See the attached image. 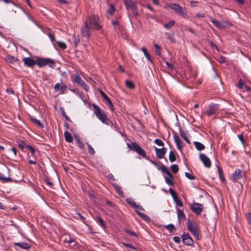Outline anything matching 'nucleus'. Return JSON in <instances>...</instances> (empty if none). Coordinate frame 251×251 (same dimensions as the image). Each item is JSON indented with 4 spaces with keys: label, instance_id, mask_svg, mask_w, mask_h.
Instances as JSON below:
<instances>
[{
    "label": "nucleus",
    "instance_id": "obj_1",
    "mask_svg": "<svg viewBox=\"0 0 251 251\" xmlns=\"http://www.w3.org/2000/svg\"><path fill=\"white\" fill-rule=\"evenodd\" d=\"M126 145L129 148V150L135 151L139 155H141L142 157L145 158L146 159L149 160V161L156 167H157L158 170H160V168L161 166H159L158 164L154 161L151 160L149 159L148 156H146V151L136 142H131L130 143H127Z\"/></svg>",
    "mask_w": 251,
    "mask_h": 251
},
{
    "label": "nucleus",
    "instance_id": "obj_2",
    "mask_svg": "<svg viewBox=\"0 0 251 251\" xmlns=\"http://www.w3.org/2000/svg\"><path fill=\"white\" fill-rule=\"evenodd\" d=\"M84 23H87V25L92 29L98 30L101 28V26L99 24V17L96 15L88 16L86 18Z\"/></svg>",
    "mask_w": 251,
    "mask_h": 251
},
{
    "label": "nucleus",
    "instance_id": "obj_3",
    "mask_svg": "<svg viewBox=\"0 0 251 251\" xmlns=\"http://www.w3.org/2000/svg\"><path fill=\"white\" fill-rule=\"evenodd\" d=\"M92 106L94 109V112L97 118L102 123L108 125V119L103 111H101L100 108L96 104H93Z\"/></svg>",
    "mask_w": 251,
    "mask_h": 251
},
{
    "label": "nucleus",
    "instance_id": "obj_4",
    "mask_svg": "<svg viewBox=\"0 0 251 251\" xmlns=\"http://www.w3.org/2000/svg\"><path fill=\"white\" fill-rule=\"evenodd\" d=\"M188 229L197 240H200L201 238L199 236L200 229L198 226L194 222L188 220L187 222Z\"/></svg>",
    "mask_w": 251,
    "mask_h": 251
},
{
    "label": "nucleus",
    "instance_id": "obj_5",
    "mask_svg": "<svg viewBox=\"0 0 251 251\" xmlns=\"http://www.w3.org/2000/svg\"><path fill=\"white\" fill-rule=\"evenodd\" d=\"M36 65L40 68L48 65L51 68H54L56 66V63L53 59L50 58L39 57L36 60Z\"/></svg>",
    "mask_w": 251,
    "mask_h": 251
},
{
    "label": "nucleus",
    "instance_id": "obj_6",
    "mask_svg": "<svg viewBox=\"0 0 251 251\" xmlns=\"http://www.w3.org/2000/svg\"><path fill=\"white\" fill-rule=\"evenodd\" d=\"M71 80L73 82L80 85L82 88L86 91L89 89L88 85L82 80L80 76L77 74H74L71 76Z\"/></svg>",
    "mask_w": 251,
    "mask_h": 251
},
{
    "label": "nucleus",
    "instance_id": "obj_7",
    "mask_svg": "<svg viewBox=\"0 0 251 251\" xmlns=\"http://www.w3.org/2000/svg\"><path fill=\"white\" fill-rule=\"evenodd\" d=\"M160 170L168 176L165 177V181L166 183L170 186H173L174 185V182L173 181L174 176L166 167V166L162 165L161 167L160 168Z\"/></svg>",
    "mask_w": 251,
    "mask_h": 251
},
{
    "label": "nucleus",
    "instance_id": "obj_8",
    "mask_svg": "<svg viewBox=\"0 0 251 251\" xmlns=\"http://www.w3.org/2000/svg\"><path fill=\"white\" fill-rule=\"evenodd\" d=\"M9 169L6 166L0 168V179L5 182L12 181V178L9 176Z\"/></svg>",
    "mask_w": 251,
    "mask_h": 251
},
{
    "label": "nucleus",
    "instance_id": "obj_9",
    "mask_svg": "<svg viewBox=\"0 0 251 251\" xmlns=\"http://www.w3.org/2000/svg\"><path fill=\"white\" fill-rule=\"evenodd\" d=\"M219 104L211 103L209 105L208 109L205 111V114L208 116L213 115H217L219 113Z\"/></svg>",
    "mask_w": 251,
    "mask_h": 251
},
{
    "label": "nucleus",
    "instance_id": "obj_10",
    "mask_svg": "<svg viewBox=\"0 0 251 251\" xmlns=\"http://www.w3.org/2000/svg\"><path fill=\"white\" fill-rule=\"evenodd\" d=\"M126 9H131L134 15L136 17L138 15L136 2L132 0H128L124 2Z\"/></svg>",
    "mask_w": 251,
    "mask_h": 251
},
{
    "label": "nucleus",
    "instance_id": "obj_11",
    "mask_svg": "<svg viewBox=\"0 0 251 251\" xmlns=\"http://www.w3.org/2000/svg\"><path fill=\"white\" fill-rule=\"evenodd\" d=\"M203 208L202 204L197 202H194L190 205V209L197 215L201 214Z\"/></svg>",
    "mask_w": 251,
    "mask_h": 251
},
{
    "label": "nucleus",
    "instance_id": "obj_12",
    "mask_svg": "<svg viewBox=\"0 0 251 251\" xmlns=\"http://www.w3.org/2000/svg\"><path fill=\"white\" fill-rule=\"evenodd\" d=\"M183 243L189 246L193 245V240L188 233H183L181 236Z\"/></svg>",
    "mask_w": 251,
    "mask_h": 251
},
{
    "label": "nucleus",
    "instance_id": "obj_13",
    "mask_svg": "<svg viewBox=\"0 0 251 251\" xmlns=\"http://www.w3.org/2000/svg\"><path fill=\"white\" fill-rule=\"evenodd\" d=\"M169 6L182 16L185 17L186 16V13L183 10L182 7L179 4L177 3H171Z\"/></svg>",
    "mask_w": 251,
    "mask_h": 251
},
{
    "label": "nucleus",
    "instance_id": "obj_14",
    "mask_svg": "<svg viewBox=\"0 0 251 251\" xmlns=\"http://www.w3.org/2000/svg\"><path fill=\"white\" fill-rule=\"evenodd\" d=\"M245 174V172H243L240 169L236 170L232 175L231 178L234 182H236L242 178Z\"/></svg>",
    "mask_w": 251,
    "mask_h": 251
},
{
    "label": "nucleus",
    "instance_id": "obj_15",
    "mask_svg": "<svg viewBox=\"0 0 251 251\" xmlns=\"http://www.w3.org/2000/svg\"><path fill=\"white\" fill-rule=\"evenodd\" d=\"M169 192L171 195L172 196L173 200H174L176 205L180 207H182L183 203L182 201L178 199L176 192L175 190H174L172 188H169Z\"/></svg>",
    "mask_w": 251,
    "mask_h": 251
},
{
    "label": "nucleus",
    "instance_id": "obj_16",
    "mask_svg": "<svg viewBox=\"0 0 251 251\" xmlns=\"http://www.w3.org/2000/svg\"><path fill=\"white\" fill-rule=\"evenodd\" d=\"M199 157L205 167L209 168L211 167V162L210 159L205 154L200 153Z\"/></svg>",
    "mask_w": 251,
    "mask_h": 251
},
{
    "label": "nucleus",
    "instance_id": "obj_17",
    "mask_svg": "<svg viewBox=\"0 0 251 251\" xmlns=\"http://www.w3.org/2000/svg\"><path fill=\"white\" fill-rule=\"evenodd\" d=\"M156 156L158 159L163 158L167 152V149L166 148H162L161 149H158L154 147Z\"/></svg>",
    "mask_w": 251,
    "mask_h": 251
},
{
    "label": "nucleus",
    "instance_id": "obj_18",
    "mask_svg": "<svg viewBox=\"0 0 251 251\" xmlns=\"http://www.w3.org/2000/svg\"><path fill=\"white\" fill-rule=\"evenodd\" d=\"M90 27L87 25V23H84V26L81 28V31L82 35L87 39H88L90 36Z\"/></svg>",
    "mask_w": 251,
    "mask_h": 251
},
{
    "label": "nucleus",
    "instance_id": "obj_19",
    "mask_svg": "<svg viewBox=\"0 0 251 251\" xmlns=\"http://www.w3.org/2000/svg\"><path fill=\"white\" fill-rule=\"evenodd\" d=\"M22 61L25 66L28 67H32L36 65V61L30 57H24L23 58Z\"/></svg>",
    "mask_w": 251,
    "mask_h": 251
},
{
    "label": "nucleus",
    "instance_id": "obj_20",
    "mask_svg": "<svg viewBox=\"0 0 251 251\" xmlns=\"http://www.w3.org/2000/svg\"><path fill=\"white\" fill-rule=\"evenodd\" d=\"M67 86L65 84L60 85L59 83H56L54 87V91L58 92L60 91L59 94H64L66 90Z\"/></svg>",
    "mask_w": 251,
    "mask_h": 251
},
{
    "label": "nucleus",
    "instance_id": "obj_21",
    "mask_svg": "<svg viewBox=\"0 0 251 251\" xmlns=\"http://www.w3.org/2000/svg\"><path fill=\"white\" fill-rule=\"evenodd\" d=\"M99 92L101 94V96L103 97V98L104 99V100L106 101L107 105L110 107V108L112 109L113 107V104L110 100V99L108 98V97L100 89H99Z\"/></svg>",
    "mask_w": 251,
    "mask_h": 251
},
{
    "label": "nucleus",
    "instance_id": "obj_22",
    "mask_svg": "<svg viewBox=\"0 0 251 251\" xmlns=\"http://www.w3.org/2000/svg\"><path fill=\"white\" fill-rule=\"evenodd\" d=\"M176 212L178 223L180 224L181 220H185L186 216L183 211L177 208H176Z\"/></svg>",
    "mask_w": 251,
    "mask_h": 251
},
{
    "label": "nucleus",
    "instance_id": "obj_23",
    "mask_svg": "<svg viewBox=\"0 0 251 251\" xmlns=\"http://www.w3.org/2000/svg\"><path fill=\"white\" fill-rule=\"evenodd\" d=\"M173 137H174V141H175L177 148L178 149L180 150L181 148L182 147V146L181 145L182 142H181L180 139L179 138V136L176 134H174Z\"/></svg>",
    "mask_w": 251,
    "mask_h": 251
},
{
    "label": "nucleus",
    "instance_id": "obj_24",
    "mask_svg": "<svg viewBox=\"0 0 251 251\" xmlns=\"http://www.w3.org/2000/svg\"><path fill=\"white\" fill-rule=\"evenodd\" d=\"M14 245L25 250L28 249L30 247V245L25 242L14 243Z\"/></svg>",
    "mask_w": 251,
    "mask_h": 251
},
{
    "label": "nucleus",
    "instance_id": "obj_25",
    "mask_svg": "<svg viewBox=\"0 0 251 251\" xmlns=\"http://www.w3.org/2000/svg\"><path fill=\"white\" fill-rule=\"evenodd\" d=\"M97 222L99 224V225L102 227L103 229H105L107 228L105 221L100 216H97Z\"/></svg>",
    "mask_w": 251,
    "mask_h": 251
},
{
    "label": "nucleus",
    "instance_id": "obj_26",
    "mask_svg": "<svg viewBox=\"0 0 251 251\" xmlns=\"http://www.w3.org/2000/svg\"><path fill=\"white\" fill-rule=\"evenodd\" d=\"M64 136L65 140L69 143H71L73 141V138L71 133L67 131L64 132Z\"/></svg>",
    "mask_w": 251,
    "mask_h": 251
},
{
    "label": "nucleus",
    "instance_id": "obj_27",
    "mask_svg": "<svg viewBox=\"0 0 251 251\" xmlns=\"http://www.w3.org/2000/svg\"><path fill=\"white\" fill-rule=\"evenodd\" d=\"M194 144L198 151H202L204 150L205 146L202 143L199 142L195 141L194 142Z\"/></svg>",
    "mask_w": 251,
    "mask_h": 251
},
{
    "label": "nucleus",
    "instance_id": "obj_28",
    "mask_svg": "<svg viewBox=\"0 0 251 251\" xmlns=\"http://www.w3.org/2000/svg\"><path fill=\"white\" fill-rule=\"evenodd\" d=\"M164 227L169 231H170V232L173 233L176 230V228L175 226L172 224H170L169 225L164 226Z\"/></svg>",
    "mask_w": 251,
    "mask_h": 251
},
{
    "label": "nucleus",
    "instance_id": "obj_29",
    "mask_svg": "<svg viewBox=\"0 0 251 251\" xmlns=\"http://www.w3.org/2000/svg\"><path fill=\"white\" fill-rule=\"evenodd\" d=\"M115 11V8L113 4H111L109 7L106 11V13L108 16H112Z\"/></svg>",
    "mask_w": 251,
    "mask_h": 251
},
{
    "label": "nucleus",
    "instance_id": "obj_30",
    "mask_svg": "<svg viewBox=\"0 0 251 251\" xmlns=\"http://www.w3.org/2000/svg\"><path fill=\"white\" fill-rule=\"evenodd\" d=\"M5 59L7 62L11 63L15 62L17 60V58L15 57L10 55H7L5 57Z\"/></svg>",
    "mask_w": 251,
    "mask_h": 251
},
{
    "label": "nucleus",
    "instance_id": "obj_31",
    "mask_svg": "<svg viewBox=\"0 0 251 251\" xmlns=\"http://www.w3.org/2000/svg\"><path fill=\"white\" fill-rule=\"evenodd\" d=\"M142 50L143 51L145 56L146 57L148 60L151 63H152V61L151 58V56L145 47H143L142 48Z\"/></svg>",
    "mask_w": 251,
    "mask_h": 251
},
{
    "label": "nucleus",
    "instance_id": "obj_32",
    "mask_svg": "<svg viewBox=\"0 0 251 251\" xmlns=\"http://www.w3.org/2000/svg\"><path fill=\"white\" fill-rule=\"evenodd\" d=\"M169 159L171 162H174L176 160V153L174 151H170Z\"/></svg>",
    "mask_w": 251,
    "mask_h": 251
},
{
    "label": "nucleus",
    "instance_id": "obj_33",
    "mask_svg": "<svg viewBox=\"0 0 251 251\" xmlns=\"http://www.w3.org/2000/svg\"><path fill=\"white\" fill-rule=\"evenodd\" d=\"M180 132V136L188 144H190V140L188 138L187 136H186L185 133L182 130L180 129L179 130Z\"/></svg>",
    "mask_w": 251,
    "mask_h": 251
},
{
    "label": "nucleus",
    "instance_id": "obj_34",
    "mask_svg": "<svg viewBox=\"0 0 251 251\" xmlns=\"http://www.w3.org/2000/svg\"><path fill=\"white\" fill-rule=\"evenodd\" d=\"M136 212L138 214L139 216H140L141 217H142L144 220L146 221H149L150 220V217L146 215L145 214L140 212L138 210H136Z\"/></svg>",
    "mask_w": 251,
    "mask_h": 251
},
{
    "label": "nucleus",
    "instance_id": "obj_35",
    "mask_svg": "<svg viewBox=\"0 0 251 251\" xmlns=\"http://www.w3.org/2000/svg\"><path fill=\"white\" fill-rule=\"evenodd\" d=\"M60 110L62 116L65 118V119L68 121L71 122V119L66 114V113L65 112V110L63 107H60Z\"/></svg>",
    "mask_w": 251,
    "mask_h": 251
},
{
    "label": "nucleus",
    "instance_id": "obj_36",
    "mask_svg": "<svg viewBox=\"0 0 251 251\" xmlns=\"http://www.w3.org/2000/svg\"><path fill=\"white\" fill-rule=\"evenodd\" d=\"M26 148L30 151L31 153V156L35 157L36 150L30 145H26Z\"/></svg>",
    "mask_w": 251,
    "mask_h": 251
},
{
    "label": "nucleus",
    "instance_id": "obj_37",
    "mask_svg": "<svg viewBox=\"0 0 251 251\" xmlns=\"http://www.w3.org/2000/svg\"><path fill=\"white\" fill-rule=\"evenodd\" d=\"M126 201L127 202V203H128L132 207H135V206H136V203L131 198H127L126 200Z\"/></svg>",
    "mask_w": 251,
    "mask_h": 251
},
{
    "label": "nucleus",
    "instance_id": "obj_38",
    "mask_svg": "<svg viewBox=\"0 0 251 251\" xmlns=\"http://www.w3.org/2000/svg\"><path fill=\"white\" fill-rule=\"evenodd\" d=\"M18 146L20 148L21 150L24 151V149L26 148V145H27L24 141H18Z\"/></svg>",
    "mask_w": 251,
    "mask_h": 251
},
{
    "label": "nucleus",
    "instance_id": "obj_39",
    "mask_svg": "<svg viewBox=\"0 0 251 251\" xmlns=\"http://www.w3.org/2000/svg\"><path fill=\"white\" fill-rule=\"evenodd\" d=\"M175 25V21L174 20L171 21L168 23H166L163 25V26L167 28L170 29L172 27Z\"/></svg>",
    "mask_w": 251,
    "mask_h": 251
},
{
    "label": "nucleus",
    "instance_id": "obj_40",
    "mask_svg": "<svg viewBox=\"0 0 251 251\" xmlns=\"http://www.w3.org/2000/svg\"><path fill=\"white\" fill-rule=\"evenodd\" d=\"M30 120L32 123H35V124H36L37 125H38V126L41 127V128L43 127V126L42 124L41 123V122L40 121V120H37L33 117L31 118Z\"/></svg>",
    "mask_w": 251,
    "mask_h": 251
},
{
    "label": "nucleus",
    "instance_id": "obj_41",
    "mask_svg": "<svg viewBox=\"0 0 251 251\" xmlns=\"http://www.w3.org/2000/svg\"><path fill=\"white\" fill-rule=\"evenodd\" d=\"M218 173H219V177H220V179L221 181H224L225 180V179L224 178V175H223V174L222 169L221 167H218Z\"/></svg>",
    "mask_w": 251,
    "mask_h": 251
},
{
    "label": "nucleus",
    "instance_id": "obj_42",
    "mask_svg": "<svg viewBox=\"0 0 251 251\" xmlns=\"http://www.w3.org/2000/svg\"><path fill=\"white\" fill-rule=\"evenodd\" d=\"M126 85L127 87H128L129 89H133L134 88V84L133 83L128 80H126L125 81Z\"/></svg>",
    "mask_w": 251,
    "mask_h": 251
},
{
    "label": "nucleus",
    "instance_id": "obj_43",
    "mask_svg": "<svg viewBox=\"0 0 251 251\" xmlns=\"http://www.w3.org/2000/svg\"><path fill=\"white\" fill-rule=\"evenodd\" d=\"M170 168L172 171L175 174H176L179 170L178 167L176 164L172 165L170 167Z\"/></svg>",
    "mask_w": 251,
    "mask_h": 251
},
{
    "label": "nucleus",
    "instance_id": "obj_44",
    "mask_svg": "<svg viewBox=\"0 0 251 251\" xmlns=\"http://www.w3.org/2000/svg\"><path fill=\"white\" fill-rule=\"evenodd\" d=\"M57 43L58 44V47L60 49L65 50L67 48V45L65 43H64L62 41H57Z\"/></svg>",
    "mask_w": 251,
    "mask_h": 251
},
{
    "label": "nucleus",
    "instance_id": "obj_45",
    "mask_svg": "<svg viewBox=\"0 0 251 251\" xmlns=\"http://www.w3.org/2000/svg\"><path fill=\"white\" fill-rule=\"evenodd\" d=\"M73 40L75 46L76 47L80 42L79 38L78 36L73 35Z\"/></svg>",
    "mask_w": 251,
    "mask_h": 251
},
{
    "label": "nucleus",
    "instance_id": "obj_46",
    "mask_svg": "<svg viewBox=\"0 0 251 251\" xmlns=\"http://www.w3.org/2000/svg\"><path fill=\"white\" fill-rule=\"evenodd\" d=\"M228 23H229L228 22H226V21H223L222 22H220L219 26L218 27V28H226V27H227Z\"/></svg>",
    "mask_w": 251,
    "mask_h": 251
},
{
    "label": "nucleus",
    "instance_id": "obj_47",
    "mask_svg": "<svg viewBox=\"0 0 251 251\" xmlns=\"http://www.w3.org/2000/svg\"><path fill=\"white\" fill-rule=\"evenodd\" d=\"M123 244L124 246L129 248L131 250H133L134 251H136V248L133 246L132 244L129 243H123Z\"/></svg>",
    "mask_w": 251,
    "mask_h": 251
},
{
    "label": "nucleus",
    "instance_id": "obj_48",
    "mask_svg": "<svg viewBox=\"0 0 251 251\" xmlns=\"http://www.w3.org/2000/svg\"><path fill=\"white\" fill-rule=\"evenodd\" d=\"M75 141H76L77 144H78V147L80 149H82L83 148V144L82 142V141L80 140V139L78 137H76Z\"/></svg>",
    "mask_w": 251,
    "mask_h": 251
},
{
    "label": "nucleus",
    "instance_id": "obj_49",
    "mask_svg": "<svg viewBox=\"0 0 251 251\" xmlns=\"http://www.w3.org/2000/svg\"><path fill=\"white\" fill-rule=\"evenodd\" d=\"M87 147L88 149V151L89 153L91 155H94L95 153V151L92 147L87 143Z\"/></svg>",
    "mask_w": 251,
    "mask_h": 251
},
{
    "label": "nucleus",
    "instance_id": "obj_50",
    "mask_svg": "<svg viewBox=\"0 0 251 251\" xmlns=\"http://www.w3.org/2000/svg\"><path fill=\"white\" fill-rule=\"evenodd\" d=\"M154 46L155 47L156 54L158 55H160V47L157 44H154Z\"/></svg>",
    "mask_w": 251,
    "mask_h": 251
},
{
    "label": "nucleus",
    "instance_id": "obj_51",
    "mask_svg": "<svg viewBox=\"0 0 251 251\" xmlns=\"http://www.w3.org/2000/svg\"><path fill=\"white\" fill-rule=\"evenodd\" d=\"M185 176L187 178L189 179L190 180H194L195 178V177L194 175L188 172H186L185 173Z\"/></svg>",
    "mask_w": 251,
    "mask_h": 251
},
{
    "label": "nucleus",
    "instance_id": "obj_52",
    "mask_svg": "<svg viewBox=\"0 0 251 251\" xmlns=\"http://www.w3.org/2000/svg\"><path fill=\"white\" fill-rule=\"evenodd\" d=\"M125 231L126 233H127L128 234H129L130 235L133 236H137L136 233L132 230L127 229H125Z\"/></svg>",
    "mask_w": 251,
    "mask_h": 251
},
{
    "label": "nucleus",
    "instance_id": "obj_53",
    "mask_svg": "<svg viewBox=\"0 0 251 251\" xmlns=\"http://www.w3.org/2000/svg\"><path fill=\"white\" fill-rule=\"evenodd\" d=\"M154 142L155 144L159 146H164V143L162 142V141L159 139H156L154 141Z\"/></svg>",
    "mask_w": 251,
    "mask_h": 251
},
{
    "label": "nucleus",
    "instance_id": "obj_54",
    "mask_svg": "<svg viewBox=\"0 0 251 251\" xmlns=\"http://www.w3.org/2000/svg\"><path fill=\"white\" fill-rule=\"evenodd\" d=\"M210 21L217 27L219 26L220 22L218 20L214 19H211Z\"/></svg>",
    "mask_w": 251,
    "mask_h": 251
},
{
    "label": "nucleus",
    "instance_id": "obj_55",
    "mask_svg": "<svg viewBox=\"0 0 251 251\" xmlns=\"http://www.w3.org/2000/svg\"><path fill=\"white\" fill-rule=\"evenodd\" d=\"M246 217L248 223H251V211L246 214Z\"/></svg>",
    "mask_w": 251,
    "mask_h": 251
},
{
    "label": "nucleus",
    "instance_id": "obj_56",
    "mask_svg": "<svg viewBox=\"0 0 251 251\" xmlns=\"http://www.w3.org/2000/svg\"><path fill=\"white\" fill-rule=\"evenodd\" d=\"M166 35L167 36V38L171 41L172 42H175V40L173 37V35L172 34L169 33H166Z\"/></svg>",
    "mask_w": 251,
    "mask_h": 251
},
{
    "label": "nucleus",
    "instance_id": "obj_57",
    "mask_svg": "<svg viewBox=\"0 0 251 251\" xmlns=\"http://www.w3.org/2000/svg\"><path fill=\"white\" fill-rule=\"evenodd\" d=\"M48 36L52 42H53L55 40V37L53 33H49L48 34Z\"/></svg>",
    "mask_w": 251,
    "mask_h": 251
},
{
    "label": "nucleus",
    "instance_id": "obj_58",
    "mask_svg": "<svg viewBox=\"0 0 251 251\" xmlns=\"http://www.w3.org/2000/svg\"><path fill=\"white\" fill-rule=\"evenodd\" d=\"M6 92L9 94H11V95L15 94V92L12 88H7L6 90Z\"/></svg>",
    "mask_w": 251,
    "mask_h": 251
},
{
    "label": "nucleus",
    "instance_id": "obj_59",
    "mask_svg": "<svg viewBox=\"0 0 251 251\" xmlns=\"http://www.w3.org/2000/svg\"><path fill=\"white\" fill-rule=\"evenodd\" d=\"M173 240L175 243L177 244H179L180 242V239L178 236L174 237Z\"/></svg>",
    "mask_w": 251,
    "mask_h": 251
},
{
    "label": "nucleus",
    "instance_id": "obj_60",
    "mask_svg": "<svg viewBox=\"0 0 251 251\" xmlns=\"http://www.w3.org/2000/svg\"><path fill=\"white\" fill-rule=\"evenodd\" d=\"M244 85V81L243 80H242L241 79H240L238 82L237 86L239 88L241 89L243 87Z\"/></svg>",
    "mask_w": 251,
    "mask_h": 251
},
{
    "label": "nucleus",
    "instance_id": "obj_61",
    "mask_svg": "<svg viewBox=\"0 0 251 251\" xmlns=\"http://www.w3.org/2000/svg\"><path fill=\"white\" fill-rule=\"evenodd\" d=\"M76 215L81 219V220L84 223V221L85 220V217H84L79 212H76Z\"/></svg>",
    "mask_w": 251,
    "mask_h": 251
},
{
    "label": "nucleus",
    "instance_id": "obj_62",
    "mask_svg": "<svg viewBox=\"0 0 251 251\" xmlns=\"http://www.w3.org/2000/svg\"><path fill=\"white\" fill-rule=\"evenodd\" d=\"M111 24L115 26L117 25H120L119 22L117 20H112L111 21Z\"/></svg>",
    "mask_w": 251,
    "mask_h": 251
},
{
    "label": "nucleus",
    "instance_id": "obj_63",
    "mask_svg": "<svg viewBox=\"0 0 251 251\" xmlns=\"http://www.w3.org/2000/svg\"><path fill=\"white\" fill-rule=\"evenodd\" d=\"M239 139L240 140V141L242 142V144H244V136L243 134H239L237 136Z\"/></svg>",
    "mask_w": 251,
    "mask_h": 251
},
{
    "label": "nucleus",
    "instance_id": "obj_64",
    "mask_svg": "<svg viewBox=\"0 0 251 251\" xmlns=\"http://www.w3.org/2000/svg\"><path fill=\"white\" fill-rule=\"evenodd\" d=\"M210 45L212 48L215 49L216 50H218V48L217 45L213 41L210 42Z\"/></svg>",
    "mask_w": 251,
    "mask_h": 251
}]
</instances>
